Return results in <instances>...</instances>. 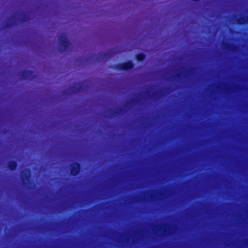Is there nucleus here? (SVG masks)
<instances>
[{
    "mask_svg": "<svg viewBox=\"0 0 248 248\" xmlns=\"http://www.w3.org/2000/svg\"><path fill=\"white\" fill-rule=\"evenodd\" d=\"M147 193V192H145V194L131 197L129 198V200L131 201V202H144L146 201L154 202L156 201L158 199V196L161 197L163 195L162 193H155L154 191H151L150 193L146 194Z\"/></svg>",
    "mask_w": 248,
    "mask_h": 248,
    "instance_id": "f257e3e1",
    "label": "nucleus"
},
{
    "mask_svg": "<svg viewBox=\"0 0 248 248\" xmlns=\"http://www.w3.org/2000/svg\"><path fill=\"white\" fill-rule=\"evenodd\" d=\"M176 228L175 226L165 224L161 226H154L153 230L156 232H159L161 235L170 236L175 232Z\"/></svg>",
    "mask_w": 248,
    "mask_h": 248,
    "instance_id": "f03ea898",
    "label": "nucleus"
},
{
    "mask_svg": "<svg viewBox=\"0 0 248 248\" xmlns=\"http://www.w3.org/2000/svg\"><path fill=\"white\" fill-rule=\"evenodd\" d=\"M86 81L78 83L71 87L63 91L64 95H72L78 93L82 92L86 90L87 86L85 85Z\"/></svg>",
    "mask_w": 248,
    "mask_h": 248,
    "instance_id": "7ed1b4c3",
    "label": "nucleus"
},
{
    "mask_svg": "<svg viewBox=\"0 0 248 248\" xmlns=\"http://www.w3.org/2000/svg\"><path fill=\"white\" fill-rule=\"evenodd\" d=\"M59 51L62 53L66 51L70 46V42L64 33H61L58 37Z\"/></svg>",
    "mask_w": 248,
    "mask_h": 248,
    "instance_id": "20e7f679",
    "label": "nucleus"
},
{
    "mask_svg": "<svg viewBox=\"0 0 248 248\" xmlns=\"http://www.w3.org/2000/svg\"><path fill=\"white\" fill-rule=\"evenodd\" d=\"M134 67V64L132 61H128L123 63L114 64L112 66L113 69L119 70H127L131 69Z\"/></svg>",
    "mask_w": 248,
    "mask_h": 248,
    "instance_id": "39448f33",
    "label": "nucleus"
},
{
    "mask_svg": "<svg viewBox=\"0 0 248 248\" xmlns=\"http://www.w3.org/2000/svg\"><path fill=\"white\" fill-rule=\"evenodd\" d=\"M115 53V52L113 49H109L104 53H99L97 55L96 60H98L99 62L106 61Z\"/></svg>",
    "mask_w": 248,
    "mask_h": 248,
    "instance_id": "423d86ee",
    "label": "nucleus"
},
{
    "mask_svg": "<svg viewBox=\"0 0 248 248\" xmlns=\"http://www.w3.org/2000/svg\"><path fill=\"white\" fill-rule=\"evenodd\" d=\"M18 75L21 77L22 79H30L32 80L35 78V75L30 70H23L18 73Z\"/></svg>",
    "mask_w": 248,
    "mask_h": 248,
    "instance_id": "0eeeda50",
    "label": "nucleus"
},
{
    "mask_svg": "<svg viewBox=\"0 0 248 248\" xmlns=\"http://www.w3.org/2000/svg\"><path fill=\"white\" fill-rule=\"evenodd\" d=\"M17 21V14L15 13L6 20L4 24V27L6 28L14 26L16 24Z\"/></svg>",
    "mask_w": 248,
    "mask_h": 248,
    "instance_id": "6e6552de",
    "label": "nucleus"
},
{
    "mask_svg": "<svg viewBox=\"0 0 248 248\" xmlns=\"http://www.w3.org/2000/svg\"><path fill=\"white\" fill-rule=\"evenodd\" d=\"M31 177V171L28 169H25L20 172V178L24 184L29 182Z\"/></svg>",
    "mask_w": 248,
    "mask_h": 248,
    "instance_id": "1a4fd4ad",
    "label": "nucleus"
},
{
    "mask_svg": "<svg viewBox=\"0 0 248 248\" xmlns=\"http://www.w3.org/2000/svg\"><path fill=\"white\" fill-rule=\"evenodd\" d=\"M231 22L233 23H236L239 25L248 24V16H240L239 18H236L235 16H234L231 19Z\"/></svg>",
    "mask_w": 248,
    "mask_h": 248,
    "instance_id": "9d476101",
    "label": "nucleus"
},
{
    "mask_svg": "<svg viewBox=\"0 0 248 248\" xmlns=\"http://www.w3.org/2000/svg\"><path fill=\"white\" fill-rule=\"evenodd\" d=\"M71 174L73 176H76L78 175L81 170V168L79 164L77 162L71 164L69 166Z\"/></svg>",
    "mask_w": 248,
    "mask_h": 248,
    "instance_id": "9b49d317",
    "label": "nucleus"
},
{
    "mask_svg": "<svg viewBox=\"0 0 248 248\" xmlns=\"http://www.w3.org/2000/svg\"><path fill=\"white\" fill-rule=\"evenodd\" d=\"M222 90L223 89L224 92L228 94L230 92V90L233 92H238L242 90V87L238 85H234L230 88L227 85L222 86Z\"/></svg>",
    "mask_w": 248,
    "mask_h": 248,
    "instance_id": "f8f14e48",
    "label": "nucleus"
},
{
    "mask_svg": "<svg viewBox=\"0 0 248 248\" xmlns=\"http://www.w3.org/2000/svg\"><path fill=\"white\" fill-rule=\"evenodd\" d=\"M222 48L224 49L229 50L232 52H237L239 49L238 46L232 43L223 42L222 44Z\"/></svg>",
    "mask_w": 248,
    "mask_h": 248,
    "instance_id": "ddd939ff",
    "label": "nucleus"
},
{
    "mask_svg": "<svg viewBox=\"0 0 248 248\" xmlns=\"http://www.w3.org/2000/svg\"><path fill=\"white\" fill-rule=\"evenodd\" d=\"M196 68L194 67H190L188 70L186 71L182 72L181 73H178L175 76H174L173 77H177L178 78H180L181 77V74L182 75V77L183 78H186L190 76H192L194 72L195 71Z\"/></svg>",
    "mask_w": 248,
    "mask_h": 248,
    "instance_id": "4468645a",
    "label": "nucleus"
},
{
    "mask_svg": "<svg viewBox=\"0 0 248 248\" xmlns=\"http://www.w3.org/2000/svg\"><path fill=\"white\" fill-rule=\"evenodd\" d=\"M125 112L124 108H116L114 110L109 109L108 110V114L111 117L123 114Z\"/></svg>",
    "mask_w": 248,
    "mask_h": 248,
    "instance_id": "2eb2a0df",
    "label": "nucleus"
},
{
    "mask_svg": "<svg viewBox=\"0 0 248 248\" xmlns=\"http://www.w3.org/2000/svg\"><path fill=\"white\" fill-rule=\"evenodd\" d=\"M16 13L17 14V19L18 21L24 22L29 21L30 20V16L25 13L22 12L21 13Z\"/></svg>",
    "mask_w": 248,
    "mask_h": 248,
    "instance_id": "dca6fc26",
    "label": "nucleus"
},
{
    "mask_svg": "<svg viewBox=\"0 0 248 248\" xmlns=\"http://www.w3.org/2000/svg\"><path fill=\"white\" fill-rule=\"evenodd\" d=\"M168 90V89H165L155 92L151 95V98L153 99L159 98L160 97L163 96L167 92Z\"/></svg>",
    "mask_w": 248,
    "mask_h": 248,
    "instance_id": "f3484780",
    "label": "nucleus"
},
{
    "mask_svg": "<svg viewBox=\"0 0 248 248\" xmlns=\"http://www.w3.org/2000/svg\"><path fill=\"white\" fill-rule=\"evenodd\" d=\"M8 168L11 170H15L17 167V164L14 161H9L7 163Z\"/></svg>",
    "mask_w": 248,
    "mask_h": 248,
    "instance_id": "a211bd4d",
    "label": "nucleus"
},
{
    "mask_svg": "<svg viewBox=\"0 0 248 248\" xmlns=\"http://www.w3.org/2000/svg\"><path fill=\"white\" fill-rule=\"evenodd\" d=\"M136 59L139 62L143 61L145 58V55L143 53H139L136 55Z\"/></svg>",
    "mask_w": 248,
    "mask_h": 248,
    "instance_id": "6ab92c4d",
    "label": "nucleus"
},
{
    "mask_svg": "<svg viewBox=\"0 0 248 248\" xmlns=\"http://www.w3.org/2000/svg\"><path fill=\"white\" fill-rule=\"evenodd\" d=\"M140 101V95H138L136 98L132 101L127 103V104H131L135 102H139Z\"/></svg>",
    "mask_w": 248,
    "mask_h": 248,
    "instance_id": "aec40b11",
    "label": "nucleus"
},
{
    "mask_svg": "<svg viewBox=\"0 0 248 248\" xmlns=\"http://www.w3.org/2000/svg\"><path fill=\"white\" fill-rule=\"evenodd\" d=\"M149 93V90H147L146 92V93Z\"/></svg>",
    "mask_w": 248,
    "mask_h": 248,
    "instance_id": "412c9836",
    "label": "nucleus"
},
{
    "mask_svg": "<svg viewBox=\"0 0 248 248\" xmlns=\"http://www.w3.org/2000/svg\"><path fill=\"white\" fill-rule=\"evenodd\" d=\"M244 245L246 246V245H248V244H247V242H246V243H245Z\"/></svg>",
    "mask_w": 248,
    "mask_h": 248,
    "instance_id": "4be33fe9",
    "label": "nucleus"
},
{
    "mask_svg": "<svg viewBox=\"0 0 248 248\" xmlns=\"http://www.w3.org/2000/svg\"><path fill=\"white\" fill-rule=\"evenodd\" d=\"M217 88H220V87H219V86H217Z\"/></svg>",
    "mask_w": 248,
    "mask_h": 248,
    "instance_id": "5701e85b",
    "label": "nucleus"
}]
</instances>
